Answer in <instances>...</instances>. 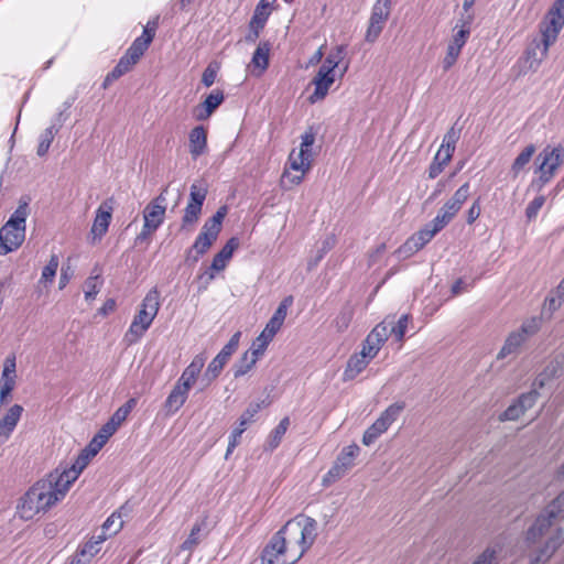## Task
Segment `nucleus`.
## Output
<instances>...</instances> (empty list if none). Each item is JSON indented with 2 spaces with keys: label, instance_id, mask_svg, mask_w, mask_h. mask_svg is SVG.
Instances as JSON below:
<instances>
[{
  "label": "nucleus",
  "instance_id": "50",
  "mask_svg": "<svg viewBox=\"0 0 564 564\" xmlns=\"http://www.w3.org/2000/svg\"><path fill=\"white\" fill-rule=\"evenodd\" d=\"M349 469L341 466L337 460L334 462L330 469L323 476L322 485L328 487L343 478Z\"/></svg>",
  "mask_w": 564,
  "mask_h": 564
},
{
  "label": "nucleus",
  "instance_id": "6",
  "mask_svg": "<svg viewBox=\"0 0 564 564\" xmlns=\"http://www.w3.org/2000/svg\"><path fill=\"white\" fill-rule=\"evenodd\" d=\"M535 161L539 163L540 181L542 184H546L564 162V148L561 144L556 147L546 145L539 153Z\"/></svg>",
  "mask_w": 564,
  "mask_h": 564
},
{
  "label": "nucleus",
  "instance_id": "39",
  "mask_svg": "<svg viewBox=\"0 0 564 564\" xmlns=\"http://www.w3.org/2000/svg\"><path fill=\"white\" fill-rule=\"evenodd\" d=\"M536 148L534 144L527 145L521 153L514 159L511 165V173L513 177H517L518 174L524 169V166L530 162L533 154L535 153Z\"/></svg>",
  "mask_w": 564,
  "mask_h": 564
},
{
  "label": "nucleus",
  "instance_id": "49",
  "mask_svg": "<svg viewBox=\"0 0 564 564\" xmlns=\"http://www.w3.org/2000/svg\"><path fill=\"white\" fill-rule=\"evenodd\" d=\"M225 95L220 89H214L203 102L202 108L206 110L207 116H212L215 110L224 102Z\"/></svg>",
  "mask_w": 564,
  "mask_h": 564
},
{
  "label": "nucleus",
  "instance_id": "51",
  "mask_svg": "<svg viewBox=\"0 0 564 564\" xmlns=\"http://www.w3.org/2000/svg\"><path fill=\"white\" fill-rule=\"evenodd\" d=\"M293 304V296H285L279 304L278 308L273 313L272 317L269 319L270 323L279 326L283 325V322L286 317L288 308Z\"/></svg>",
  "mask_w": 564,
  "mask_h": 564
},
{
  "label": "nucleus",
  "instance_id": "30",
  "mask_svg": "<svg viewBox=\"0 0 564 564\" xmlns=\"http://www.w3.org/2000/svg\"><path fill=\"white\" fill-rule=\"evenodd\" d=\"M281 534L284 536V540H286V545L289 550H291L293 546L300 547V519L299 517H295L291 520H289L281 529Z\"/></svg>",
  "mask_w": 564,
  "mask_h": 564
},
{
  "label": "nucleus",
  "instance_id": "60",
  "mask_svg": "<svg viewBox=\"0 0 564 564\" xmlns=\"http://www.w3.org/2000/svg\"><path fill=\"white\" fill-rule=\"evenodd\" d=\"M435 235H432L431 230L424 226L417 232L413 234L410 238L414 240L417 245L419 249H423L426 243H429Z\"/></svg>",
  "mask_w": 564,
  "mask_h": 564
},
{
  "label": "nucleus",
  "instance_id": "54",
  "mask_svg": "<svg viewBox=\"0 0 564 564\" xmlns=\"http://www.w3.org/2000/svg\"><path fill=\"white\" fill-rule=\"evenodd\" d=\"M541 328V317H531L522 323L520 328L518 329L519 333H522L524 335V338L528 339L530 336H533L536 334Z\"/></svg>",
  "mask_w": 564,
  "mask_h": 564
},
{
  "label": "nucleus",
  "instance_id": "8",
  "mask_svg": "<svg viewBox=\"0 0 564 564\" xmlns=\"http://www.w3.org/2000/svg\"><path fill=\"white\" fill-rule=\"evenodd\" d=\"M84 469L85 468H78L77 462L75 460L69 468H64L62 471L56 468L45 478V481L51 484L56 497H59L61 500Z\"/></svg>",
  "mask_w": 564,
  "mask_h": 564
},
{
  "label": "nucleus",
  "instance_id": "64",
  "mask_svg": "<svg viewBox=\"0 0 564 564\" xmlns=\"http://www.w3.org/2000/svg\"><path fill=\"white\" fill-rule=\"evenodd\" d=\"M469 196V183H464L451 197L459 207L467 200Z\"/></svg>",
  "mask_w": 564,
  "mask_h": 564
},
{
  "label": "nucleus",
  "instance_id": "44",
  "mask_svg": "<svg viewBox=\"0 0 564 564\" xmlns=\"http://www.w3.org/2000/svg\"><path fill=\"white\" fill-rule=\"evenodd\" d=\"M58 132V127H56V123H52L48 128L44 130V132L40 135V142L37 145V155L44 156L54 140L55 134Z\"/></svg>",
  "mask_w": 564,
  "mask_h": 564
},
{
  "label": "nucleus",
  "instance_id": "13",
  "mask_svg": "<svg viewBox=\"0 0 564 564\" xmlns=\"http://www.w3.org/2000/svg\"><path fill=\"white\" fill-rule=\"evenodd\" d=\"M159 297L160 294L156 289L150 290L142 300L140 310L134 315L133 321L150 327L160 308Z\"/></svg>",
  "mask_w": 564,
  "mask_h": 564
},
{
  "label": "nucleus",
  "instance_id": "24",
  "mask_svg": "<svg viewBox=\"0 0 564 564\" xmlns=\"http://www.w3.org/2000/svg\"><path fill=\"white\" fill-rule=\"evenodd\" d=\"M550 45H545L544 40L533 41L525 51V58L529 63L528 68L536 70L541 62L546 57Z\"/></svg>",
  "mask_w": 564,
  "mask_h": 564
},
{
  "label": "nucleus",
  "instance_id": "37",
  "mask_svg": "<svg viewBox=\"0 0 564 564\" xmlns=\"http://www.w3.org/2000/svg\"><path fill=\"white\" fill-rule=\"evenodd\" d=\"M207 194L208 186L206 182L204 180L197 181L191 185L187 203L203 208Z\"/></svg>",
  "mask_w": 564,
  "mask_h": 564
},
{
  "label": "nucleus",
  "instance_id": "23",
  "mask_svg": "<svg viewBox=\"0 0 564 564\" xmlns=\"http://www.w3.org/2000/svg\"><path fill=\"white\" fill-rule=\"evenodd\" d=\"M189 153L193 159H197L205 153L207 149V130L204 126L193 128L188 135Z\"/></svg>",
  "mask_w": 564,
  "mask_h": 564
},
{
  "label": "nucleus",
  "instance_id": "9",
  "mask_svg": "<svg viewBox=\"0 0 564 564\" xmlns=\"http://www.w3.org/2000/svg\"><path fill=\"white\" fill-rule=\"evenodd\" d=\"M540 393L535 390L521 393L512 403L499 415L501 422L517 421L538 401Z\"/></svg>",
  "mask_w": 564,
  "mask_h": 564
},
{
  "label": "nucleus",
  "instance_id": "61",
  "mask_svg": "<svg viewBox=\"0 0 564 564\" xmlns=\"http://www.w3.org/2000/svg\"><path fill=\"white\" fill-rule=\"evenodd\" d=\"M473 564H498L497 551L492 547H487L479 554Z\"/></svg>",
  "mask_w": 564,
  "mask_h": 564
},
{
  "label": "nucleus",
  "instance_id": "42",
  "mask_svg": "<svg viewBox=\"0 0 564 564\" xmlns=\"http://www.w3.org/2000/svg\"><path fill=\"white\" fill-rule=\"evenodd\" d=\"M391 6L392 0H377L372 7L369 20L386 23L391 13Z\"/></svg>",
  "mask_w": 564,
  "mask_h": 564
},
{
  "label": "nucleus",
  "instance_id": "38",
  "mask_svg": "<svg viewBox=\"0 0 564 564\" xmlns=\"http://www.w3.org/2000/svg\"><path fill=\"white\" fill-rule=\"evenodd\" d=\"M279 330V326L268 322L264 329L261 332V334L257 337L256 341L253 343V345L257 344V348H254L257 352L263 355L269 343L273 339V337Z\"/></svg>",
  "mask_w": 564,
  "mask_h": 564
},
{
  "label": "nucleus",
  "instance_id": "53",
  "mask_svg": "<svg viewBox=\"0 0 564 564\" xmlns=\"http://www.w3.org/2000/svg\"><path fill=\"white\" fill-rule=\"evenodd\" d=\"M420 251L417 245L410 237L405 240L403 245H401L395 251L394 254L400 260L408 259Z\"/></svg>",
  "mask_w": 564,
  "mask_h": 564
},
{
  "label": "nucleus",
  "instance_id": "7",
  "mask_svg": "<svg viewBox=\"0 0 564 564\" xmlns=\"http://www.w3.org/2000/svg\"><path fill=\"white\" fill-rule=\"evenodd\" d=\"M241 332H236L229 339V341L221 348L216 357L209 362L206 371L203 375L200 382L204 388L208 387L223 371L225 365L228 362L230 357L237 350Z\"/></svg>",
  "mask_w": 564,
  "mask_h": 564
},
{
  "label": "nucleus",
  "instance_id": "46",
  "mask_svg": "<svg viewBox=\"0 0 564 564\" xmlns=\"http://www.w3.org/2000/svg\"><path fill=\"white\" fill-rule=\"evenodd\" d=\"M102 447V445L93 438L89 444L84 449H82L80 454L75 459L77 462L78 468H86L89 460L96 456Z\"/></svg>",
  "mask_w": 564,
  "mask_h": 564
},
{
  "label": "nucleus",
  "instance_id": "48",
  "mask_svg": "<svg viewBox=\"0 0 564 564\" xmlns=\"http://www.w3.org/2000/svg\"><path fill=\"white\" fill-rule=\"evenodd\" d=\"M360 447L357 444L345 446L338 454L336 460L344 467L350 469L354 466L355 458L359 455Z\"/></svg>",
  "mask_w": 564,
  "mask_h": 564
},
{
  "label": "nucleus",
  "instance_id": "58",
  "mask_svg": "<svg viewBox=\"0 0 564 564\" xmlns=\"http://www.w3.org/2000/svg\"><path fill=\"white\" fill-rule=\"evenodd\" d=\"M386 23L377 22L369 20V24L366 31L365 40L368 43H373L377 41L379 35L381 34Z\"/></svg>",
  "mask_w": 564,
  "mask_h": 564
},
{
  "label": "nucleus",
  "instance_id": "31",
  "mask_svg": "<svg viewBox=\"0 0 564 564\" xmlns=\"http://www.w3.org/2000/svg\"><path fill=\"white\" fill-rule=\"evenodd\" d=\"M202 210V207L187 203L184 208V214L182 216L180 230L192 231L200 218Z\"/></svg>",
  "mask_w": 564,
  "mask_h": 564
},
{
  "label": "nucleus",
  "instance_id": "29",
  "mask_svg": "<svg viewBox=\"0 0 564 564\" xmlns=\"http://www.w3.org/2000/svg\"><path fill=\"white\" fill-rule=\"evenodd\" d=\"M260 352H257L256 349L251 351L247 350L234 365V377L239 378L245 376L248 371H250L256 362L258 361Z\"/></svg>",
  "mask_w": 564,
  "mask_h": 564
},
{
  "label": "nucleus",
  "instance_id": "43",
  "mask_svg": "<svg viewBox=\"0 0 564 564\" xmlns=\"http://www.w3.org/2000/svg\"><path fill=\"white\" fill-rule=\"evenodd\" d=\"M289 425H290V419L288 416H285L273 429V431L270 433L268 441H267L269 449L273 451L280 445Z\"/></svg>",
  "mask_w": 564,
  "mask_h": 564
},
{
  "label": "nucleus",
  "instance_id": "4",
  "mask_svg": "<svg viewBox=\"0 0 564 564\" xmlns=\"http://www.w3.org/2000/svg\"><path fill=\"white\" fill-rule=\"evenodd\" d=\"M227 212V206H220L212 217L205 220L200 232L192 245L193 250H195L197 254L203 257L216 242Z\"/></svg>",
  "mask_w": 564,
  "mask_h": 564
},
{
  "label": "nucleus",
  "instance_id": "19",
  "mask_svg": "<svg viewBox=\"0 0 564 564\" xmlns=\"http://www.w3.org/2000/svg\"><path fill=\"white\" fill-rule=\"evenodd\" d=\"M564 542L563 530L556 529L554 535L547 539L545 544L531 558L530 564H544Z\"/></svg>",
  "mask_w": 564,
  "mask_h": 564
},
{
  "label": "nucleus",
  "instance_id": "41",
  "mask_svg": "<svg viewBox=\"0 0 564 564\" xmlns=\"http://www.w3.org/2000/svg\"><path fill=\"white\" fill-rule=\"evenodd\" d=\"M203 525H204V521L202 522H196L191 532H189V535L187 536V539L180 545V551L181 552H188L189 554H192V552L196 549V546L200 543L202 541V538H200V532H202V529H203Z\"/></svg>",
  "mask_w": 564,
  "mask_h": 564
},
{
  "label": "nucleus",
  "instance_id": "16",
  "mask_svg": "<svg viewBox=\"0 0 564 564\" xmlns=\"http://www.w3.org/2000/svg\"><path fill=\"white\" fill-rule=\"evenodd\" d=\"M549 22L544 30H542V40L545 41V45H552L561 29L564 25V12L561 8L552 6L549 11Z\"/></svg>",
  "mask_w": 564,
  "mask_h": 564
},
{
  "label": "nucleus",
  "instance_id": "15",
  "mask_svg": "<svg viewBox=\"0 0 564 564\" xmlns=\"http://www.w3.org/2000/svg\"><path fill=\"white\" fill-rule=\"evenodd\" d=\"M300 519V552L292 560V563L297 562L304 553L313 545L317 535V522L311 517L297 516Z\"/></svg>",
  "mask_w": 564,
  "mask_h": 564
},
{
  "label": "nucleus",
  "instance_id": "3",
  "mask_svg": "<svg viewBox=\"0 0 564 564\" xmlns=\"http://www.w3.org/2000/svg\"><path fill=\"white\" fill-rule=\"evenodd\" d=\"M564 519V490L560 492L536 517L527 531V541L536 542L557 520Z\"/></svg>",
  "mask_w": 564,
  "mask_h": 564
},
{
  "label": "nucleus",
  "instance_id": "27",
  "mask_svg": "<svg viewBox=\"0 0 564 564\" xmlns=\"http://www.w3.org/2000/svg\"><path fill=\"white\" fill-rule=\"evenodd\" d=\"M204 362L205 359L202 356H195L192 362L184 369L177 382L183 384L185 389H191L195 383L197 376L202 371Z\"/></svg>",
  "mask_w": 564,
  "mask_h": 564
},
{
  "label": "nucleus",
  "instance_id": "12",
  "mask_svg": "<svg viewBox=\"0 0 564 564\" xmlns=\"http://www.w3.org/2000/svg\"><path fill=\"white\" fill-rule=\"evenodd\" d=\"M316 132L313 127H310L301 137V149L297 153V158L293 159V152L290 154L291 169L295 171L305 172L311 167L313 154L311 147L315 142Z\"/></svg>",
  "mask_w": 564,
  "mask_h": 564
},
{
  "label": "nucleus",
  "instance_id": "35",
  "mask_svg": "<svg viewBox=\"0 0 564 564\" xmlns=\"http://www.w3.org/2000/svg\"><path fill=\"white\" fill-rule=\"evenodd\" d=\"M355 314V307L350 302H346L339 313L337 314L336 318L334 319V325L337 329V332L341 333L345 332L354 317Z\"/></svg>",
  "mask_w": 564,
  "mask_h": 564
},
{
  "label": "nucleus",
  "instance_id": "11",
  "mask_svg": "<svg viewBox=\"0 0 564 564\" xmlns=\"http://www.w3.org/2000/svg\"><path fill=\"white\" fill-rule=\"evenodd\" d=\"M393 324V319L384 318L381 323L377 324L373 329L367 335L362 343V348L368 351L369 359H373L382 345L388 340L389 325Z\"/></svg>",
  "mask_w": 564,
  "mask_h": 564
},
{
  "label": "nucleus",
  "instance_id": "55",
  "mask_svg": "<svg viewBox=\"0 0 564 564\" xmlns=\"http://www.w3.org/2000/svg\"><path fill=\"white\" fill-rule=\"evenodd\" d=\"M260 408L261 406L259 403L249 404L248 408L243 411V413L239 417V425L237 429H243V432H245L247 429V425L253 421V417L260 411Z\"/></svg>",
  "mask_w": 564,
  "mask_h": 564
},
{
  "label": "nucleus",
  "instance_id": "2",
  "mask_svg": "<svg viewBox=\"0 0 564 564\" xmlns=\"http://www.w3.org/2000/svg\"><path fill=\"white\" fill-rule=\"evenodd\" d=\"M57 501H59V497H56V494L54 492L53 487H51V484H47L45 479H42L35 482L21 497L18 505V510L21 514V518L30 520L35 514L48 510Z\"/></svg>",
  "mask_w": 564,
  "mask_h": 564
},
{
  "label": "nucleus",
  "instance_id": "52",
  "mask_svg": "<svg viewBox=\"0 0 564 564\" xmlns=\"http://www.w3.org/2000/svg\"><path fill=\"white\" fill-rule=\"evenodd\" d=\"M59 264L58 256L53 253L50 257L48 263L43 268L40 279L41 283H52Z\"/></svg>",
  "mask_w": 564,
  "mask_h": 564
},
{
  "label": "nucleus",
  "instance_id": "20",
  "mask_svg": "<svg viewBox=\"0 0 564 564\" xmlns=\"http://www.w3.org/2000/svg\"><path fill=\"white\" fill-rule=\"evenodd\" d=\"M370 360L371 359L368 357V351H366L364 348L359 354H354L350 356L343 373V380H354L362 370L366 369Z\"/></svg>",
  "mask_w": 564,
  "mask_h": 564
},
{
  "label": "nucleus",
  "instance_id": "45",
  "mask_svg": "<svg viewBox=\"0 0 564 564\" xmlns=\"http://www.w3.org/2000/svg\"><path fill=\"white\" fill-rule=\"evenodd\" d=\"M137 405V399L130 398L126 403L118 408L108 420L118 429L128 417L130 412Z\"/></svg>",
  "mask_w": 564,
  "mask_h": 564
},
{
  "label": "nucleus",
  "instance_id": "26",
  "mask_svg": "<svg viewBox=\"0 0 564 564\" xmlns=\"http://www.w3.org/2000/svg\"><path fill=\"white\" fill-rule=\"evenodd\" d=\"M271 44L268 41L260 42L253 52L251 64L254 67L253 74L261 76L269 66Z\"/></svg>",
  "mask_w": 564,
  "mask_h": 564
},
{
  "label": "nucleus",
  "instance_id": "22",
  "mask_svg": "<svg viewBox=\"0 0 564 564\" xmlns=\"http://www.w3.org/2000/svg\"><path fill=\"white\" fill-rule=\"evenodd\" d=\"M23 408L20 404H13L0 420V442L7 441L14 431Z\"/></svg>",
  "mask_w": 564,
  "mask_h": 564
},
{
  "label": "nucleus",
  "instance_id": "36",
  "mask_svg": "<svg viewBox=\"0 0 564 564\" xmlns=\"http://www.w3.org/2000/svg\"><path fill=\"white\" fill-rule=\"evenodd\" d=\"M165 212V208H160L156 205H147L143 210L144 224H149L152 227L159 229L160 226L164 223Z\"/></svg>",
  "mask_w": 564,
  "mask_h": 564
},
{
  "label": "nucleus",
  "instance_id": "5",
  "mask_svg": "<svg viewBox=\"0 0 564 564\" xmlns=\"http://www.w3.org/2000/svg\"><path fill=\"white\" fill-rule=\"evenodd\" d=\"M404 402H394L390 404L380 416L365 431L362 435V444L369 446L383 434L389 426L399 417L404 410Z\"/></svg>",
  "mask_w": 564,
  "mask_h": 564
},
{
  "label": "nucleus",
  "instance_id": "1",
  "mask_svg": "<svg viewBox=\"0 0 564 564\" xmlns=\"http://www.w3.org/2000/svg\"><path fill=\"white\" fill-rule=\"evenodd\" d=\"M30 198L22 196L18 208L0 228V256H6L21 247L25 239L26 218L30 214Z\"/></svg>",
  "mask_w": 564,
  "mask_h": 564
},
{
  "label": "nucleus",
  "instance_id": "32",
  "mask_svg": "<svg viewBox=\"0 0 564 564\" xmlns=\"http://www.w3.org/2000/svg\"><path fill=\"white\" fill-rule=\"evenodd\" d=\"M525 340L527 339L522 333H519L518 330L512 332L509 334L502 348L498 352L497 359H503L507 356L516 352Z\"/></svg>",
  "mask_w": 564,
  "mask_h": 564
},
{
  "label": "nucleus",
  "instance_id": "33",
  "mask_svg": "<svg viewBox=\"0 0 564 564\" xmlns=\"http://www.w3.org/2000/svg\"><path fill=\"white\" fill-rule=\"evenodd\" d=\"M276 0H260L254 8L253 14L251 17V21L253 24H257L258 28H264L270 14H271V6Z\"/></svg>",
  "mask_w": 564,
  "mask_h": 564
},
{
  "label": "nucleus",
  "instance_id": "14",
  "mask_svg": "<svg viewBox=\"0 0 564 564\" xmlns=\"http://www.w3.org/2000/svg\"><path fill=\"white\" fill-rule=\"evenodd\" d=\"M470 34L468 22H465L459 31L453 35V40L447 46V53L443 59V69L448 70L457 61L463 46L466 44Z\"/></svg>",
  "mask_w": 564,
  "mask_h": 564
},
{
  "label": "nucleus",
  "instance_id": "57",
  "mask_svg": "<svg viewBox=\"0 0 564 564\" xmlns=\"http://www.w3.org/2000/svg\"><path fill=\"white\" fill-rule=\"evenodd\" d=\"M15 386V376L0 378V402L4 403Z\"/></svg>",
  "mask_w": 564,
  "mask_h": 564
},
{
  "label": "nucleus",
  "instance_id": "59",
  "mask_svg": "<svg viewBox=\"0 0 564 564\" xmlns=\"http://www.w3.org/2000/svg\"><path fill=\"white\" fill-rule=\"evenodd\" d=\"M545 203V197L543 195H540V196H536L533 200H531L527 208H525V216L528 218V220H532L534 219L540 209L542 208V206L544 205Z\"/></svg>",
  "mask_w": 564,
  "mask_h": 564
},
{
  "label": "nucleus",
  "instance_id": "28",
  "mask_svg": "<svg viewBox=\"0 0 564 564\" xmlns=\"http://www.w3.org/2000/svg\"><path fill=\"white\" fill-rule=\"evenodd\" d=\"M183 384L176 382L170 394L167 395L164 406L169 412L175 413L185 403L188 397V391Z\"/></svg>",
  "mask_w": 564,
  "mask_h": 564
},
{
  "label": "nucleus",
  "instance_id": "40",
  "mask_svg": "<svg viewBox=\"0 0 564 564\" xmlns=\"http://www.w3.org/2000/svg\"><path fill=\"white\" fill-rule=\"evenodd\" d=\"M156 28V22H153L152 26L149 22L148 25L143 29L142 35L137 37L131 45L144 54L155 36Z\"/></svg>",
  "mask_w": 564,
  "mask_h": 564
},
{
  "label": "nucleus",
  "instance_id": "56",
  "mask_svg": "<svg viewBox=\"0 0 564 564\" xmlns=\"http://www.w3.org/2000/svg\"><path fill=\"white\" fill-rule=\"evenodd\" d=\"M452 219L438 212L437 215L425 226L431 230L432 235L440 232Z\"/></svg>",
  "mask_w": 564,
  "mask_h": 564
},
{
  "label": "nucleus",
  "instance_id": "47",
  "mask_svg": "<svg viewBox=\"0 0 564 564\" xmlns=\"http://www.w3.org/2000/svg\"><path fill=\"white\" fill-rule=\"evenodd\" d=\"M386 318H389L391 321V319H394V316H387ZM410 319H411L410 314H403L399 317V319L397 322L393 321V324L389 325L390 335H394V337L398 341L403 340Z\"/></svg>",
  "mask_w": 564,
  "mask_h": 564
},
{
  "label": "nucleus",
  "instance_id": "21",
  "mask_svg": "<svg viewBox=\"0 0 564 564\" xmlns=\"http://www.w3.org/2000/svg\"><path fill=\"white\" fill-rule=\"evenodd\" d=\"M240 241L238 237H231L225 246L217 252L210 263V269L223 271L226 269L228 261L232 258L234 252L239 248Z\"/></svg>",
  "mask_w": 564,
  "mask_h": 564
},
{
  "label": "nucleus",
  "instance_id": "10",
  "mask_svg": "<svg viewBox=\"0 0 564 564\" xmlns=\"http://www.w3.org/2000/svg\"><path fill=\"white\" fill-rule=\"evenodd\" d=\"M113 210V198L104 200L96 210V216L90 229L91 243L100 241L108 231Z\"/></svg>",
  "mask_w": 564,
  "mask_h": 564
},
{
  "label": "nucleus",
  "instance_id": "25",
  "mask_svg": "<svg viewBox=\"0 0 564 564\" xmlns=\"http://www.w3.org/2000/svg\"><path fill=\"white\" fill-rule=\"evenodd\" d=\"M142 56V52H140L133 45H130L126 53L120 57L117 65L112 68V70L116 73V75L121 77L129 73Z\"/></svg>",
  "mask_w": 564,
  "mask_h": 564
},
{
  "label": "nucleus",
  "instance_id": "18",
  "mask_svg": "<svg viewBox=\"0 0 564 564\" xmlns=\"http://www.w3.org/2000/svg\"><path fill=\"white\" fill-rule=\"evenodd\" d=\"M286 550H289L286 545V540H284V536L281 534V531L279 530L272 535L271 540L263 549L261 554L262 563L274 564L278 556L284 554Z\"/></svg>",
  "mask_w": 564,
  "mask_h": 564
},
{
  "label": "nucleus",
  "instance_id": "34",
  "mask_svg": "<svg viewBox=\"0 0 564 564\" xmlns=\"http://www.w3.org/2000/svg\"><path fill=\"white\" fill-rule=\"evenodd\" d=\"M150 327L132 319L128 330L124 333L122 341L127 347L135 345L144 336Z\"/></svg>",
  "mask_w": 564,
  "mask_h": 564
},
{
  "label": "nucleus",
  "instance_id": "63",
  "mask_svg": "<svg viewBox=\"0 0 564 564\" xmlns=\"http://www.w3.org/2000/svg\"><path fill=\"white\" fill-rule=\"evenodd\" d=\"M442 154L436 152L432 163L429 166V178L434 180L444 170V167L447 164H443V161H441Z\"/></svg>",
  "mask_w": 564,
  "mask_h": 564
},
{
  "label": "nucleus",
  "instance_id": "62",
  "mask_svg": "<svg viewBox=\"0 0 564 564\" xmlns=\"http://www.w3.org/2000/svg\"><path fill=\"white\" fill-rule=\"evenodd\" d=\"M343 54H344V47L340 46L337 48V51L335 53H330L327 55L324 63L322 64V67H325L327 69L329 68V70L334 72V69L340 63V61L343 58Z\"/></svg>",
  "mask_w": 564,
  "mask_h": 564
},
{
  "label": "nucleus",
  "instance_id": "17",
  "mask_svg": "<svg viewBox=\"0 0 564 564\" xmlns=\"http://www.w3.org/2000/svg\"><path fill=\"white\" fill-rule=\"evenodd\" d=\"M335 82V74L329 68L319 67L316 76L313 79V84L315 85L314 93L310 96L311 102H316L321 99H324L328 93L329 87Z\"/></svg>",
  "mask_w": 564,
  "mask_h": 564
}]
</instances>
